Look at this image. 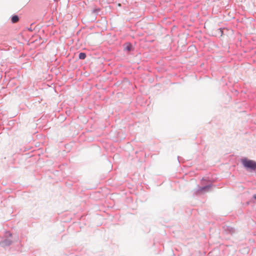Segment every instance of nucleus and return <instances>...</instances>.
Instances as JSON below:
<instances>
[{"instance_id": "f257e3e1", "label": "nucleus", "mask_w": 256, "mask_h": 256, "mask_svg": "<svg viewBox=\"0 0 256 256\" xmlns=\"http://www.w3.org/2000/svg\"><path fill=\"white\" fill-rule=\"evenodd\" d=\"M242 162L244 166L247 168L254 170L256 168V162L254 160L244 158L242 160Z\"/></svg>"}, {"instance_id": "f03ea898", "label": "nucleus", "mask_w": 256, "mask_h": 256, "mask_svg": "<svg viewBox=\"0 0 256 256\" xmlns=\"http://www.w3.org/2000/svg\"><path fill=\"white\" fill-rule=\"evenodd\" d=\"M12 244V242L10 240L6 239L0 242V246L2 248L9 246Z\"/></svg>"}, {"instance_id": "0eeeda50", "label": "nucleus", "mask_w": 256, "mask_h": 256, "mask_svg": "<svg viewBox=\"0 0 256 256\" xmlns=\"http://www.w3.org/2000/svg\"><path fill=\"white\" fill-rule=\"evenodd\" d=\"M253 198H254L256 199V194L254 195Z\"/></svg>"}, {"instance_id": "6e6552de", "label": "nucleus", "mask_w": 256, "mask_h": 256, "mask_svg": "<svg viewBox=\"0 0 256 256\" xmlns=\"http://www.w3.org/2000/svg\"><path fill=\"white\" fill-rule=\"evenodd\" d=\"M220 31L222 32V30L221 29H220Z\"/></svg>"}, {"instance_id": "39448f33", "label": "nucleus", "mask_w": 256, "mask_h": 256, "mask_svg": "<svg viewBox=\"0 0 256 256\" xmlns=\"http://www.w3.org/2000/svg\"><path fill=\"white\" fill-rule=\"evenodd\" d=\"M132 46L131 44H130L129 43H127L126 44V46L124 47V50H126L128 51H130L132 49Z\"/></svg>"}, {"instance_id": "423d86ee", "label": "nucleus", "mask_w": 256, "mask_h": 256, "mask_svg": "<svg viewBox=\"0 0 256 256\" xmlns=\"http://www.w3.org/2000/svg\"><path fill=\"white\" fill-rule=\"evenodd\" d=\"M79 58L81 60H84L86 58V54L84 52H80V54H79Z\"/></svg>"}, {"instance_id": "20e7f679", "label": "nucleus", "mask_w": 256, "mask_h": 256, "mask_svg": "<svg viewBox=\"0 0 256 256\" xmlns=\"http://www.w3.org/2000/svg\"><path fill=\"white\" fill-rule=\"evenodd\" d=\"M19 20V18L18 16L15 15L13 16L11 20L12 23H16Z\"/></svg>"}, {"instance_id": "7ed1b4c3", "label": "nucleus", "mask_w": 256, "mask_h": 256, "mask_svg": "<svg viewBox=\"0 0 256 256\" xmlns=\"http://www.w3.org/2000/svg\"><path fill=\"white\" fill-rule=\"evenodd\" d=\"M210 188V186H208L203 188H201L198 190V191L200 192H202L205 191H208Z\"/></svg>"}]
</instances>
